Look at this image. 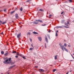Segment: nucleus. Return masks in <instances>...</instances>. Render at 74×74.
I'll use <instances>...</instances> for the list:
<instances>
[{"label":"nucleus","instance_id":"obj_1","mask_svg":"<svg viewBox=\"0 0 74 74\" xmlns=\"http://www.w3.org/2000/svg\"><path fill=\"white\" fill-rule=\"evenodd\" d=\"M59 45H60L61 48L62 49V50L63 51H64V49L65 51L66 52H69L67 49H66V48L64 46H62V44L61 43H60Z\"/></svg>","mask_w":74,"mask_h":74},{"label":"nucleus","instance_id":"obj_2","mask_svg":"<svg viewBox=\"0 0 74 74\" xmlns=\"http://www.w3.org/2000/svg\"><path fill=\"white\" fill-rule=\"evenodd\" d=\"M8 59H7L6 60L3 62V63H5L6 64H9V63H10V61L8 62Z\"/></svg>","mask_w":74,"mask_h":74},{"label":"nucleus","instance_id":"obj_3","mask_svg":"<svg viewBox=\"0 0 74 74\" xmlns=\"http://www.w3.org/2000/svg\"><path fill=\"white\" fill-rule=\"evenodd\" d=\"M64 25H65L66 26H69V24H70V22L69 21H67V23L65 22L64 23Z\"/></svg>","mask_w":74,"mask_h":74},{"label":"nucleus","instance_id":"obj_4","mask_svg":"<svg viewBox=\"0 0 74 74\" xmlns=\"http://www.w3.org/2000/svg\"><path fill=\"white\" fill-rule=\"evenodd\" d=\"M21 37V33H20L19 34H18L17 36V38H19Z\"/></svg>","mask_w":74,"mask_h":74},{"label":"nucleus","instance_id":"obj_5","mask_svg":"<svg viewBox=\"0 0 74 74\" xmlns=\"http://www.w3.org/2000/svg\"><path fill=\"white\" fill-rule=\"evenodd\" d=\"M38 38L39 41H41V40H42V38H41V37H38Z\"/></svg>","mask_w":74,"mask_h":74},{"label":"nucleus","instance_id":"obj_6","mask_svg":"<svg viewBox=\"0 0 74 74\" xmlns=\"http://www.w3.org/2000/svg\"><path fill=\"white\" fill-rule=\"evenodd\" d=\"M45 40L47 42H48V38H47V36H46V38H45Z\"/></svg>","mask_w":74,"mask_h":74},{"label":"nucleus","instance_id":"obj_7","mask_svg":"<svg viewBox=\"0 0 74 74\" xmlns=\"http://www.w3.org/2000/svg\"><path fill=\"white\" fill-rule=\"evenodd\" d=\"M40 71H42V72H44V70H43V69H39Z\"/></svg>","mask_w":74,"mask_h":74},{"label":"nucleus","instance_id":"obj_8","mask_svg":"<svg viewBox=\"0 0 74 74\" xmlns=\"http://www.w3.org/2000/svg\"><path fill=\"white\" fill-rule=\"evenodd\" d=\"M15 16L16 18L17 19H18V14H15Z\"/></svg>","mask_w":74,"mask_h":74},{"label":"nucleus","instance_id":"obj_9","mask_svg":"<svg viewBox=\"0 0 74 74\" xmlns=\"http://www.w3.org/2000/svg\"><path fill=\"white\" fill-rule=\"evenodd\" d=\"M33 33L34 34H38V33L36 32H33Z\"/></svg>","mask_w":74,"mask_h":74},{"label":"nucleus","instance_id":"obj_10","mask_svg":"<svg viewBox=\"0 0 74 74\" xmlns=\"http://www.w3.org/2000/svg\"><path fill=\"white\" fill-rule=\"evenodd\" d=\"M8 60H9V62L10 63H11V62H10V61H11V58H9Z\"/></svg>","mask_w":74,"mask_h":74},{"label":"nucleus","instance_id":"obj_11","mask_svg":"<svg viewBox=\"0 0 74 74\" xmlns=\"http://www.w3.org/2000/svg\"><path fill=\"white\" fill-rule=\"evenodd\" d=\"M57 56H58L57 55L56 56H55V59H57Z\"/></svg>","mask_w":74,"mask_h":74},{"label":"nucleus","instance_id":"obj_12","mask_svg":"<svg viewBox=\"0 0 74 74\" xmlns=\"http://www.w3.org/2000/svg\"><path fill=\"white\" fill-rule=\"evenodd\" d=\"M4 51H1V53L2 55L4 54Z\"/></svg>","mask_w":74,"mask_h":74},{"label":"nucleus","instance_id":"obj_13","mask_svg":"<svg viewBox=\"0 0 74 74\" xmlns=\"http://www.w3.org/2000/svg\"><path fill=\"white\" fill-rule=\"evenodd\" d=\"M64 47H67V44L66 43H65L64 44Z\"/></svg>","mask_w":74,"mask_h":74},{"label":"nucleus","instance_id":"obj_14","mask_svg":"<svg viewBox=\"0 0 74 74\" xmlns=\"http://www.w3.org/2000/svg\"><path fill=\"white\" fill-rule=\"evenodd\" d=\"M22 10H23V9H22V7H21V8H20V10L21 11H22Z\"/></svg>","mask_w":74,"mask_h":74},{"label":"nucleus","instance_id":"obj_15","mask_svg":"<svg viewBox=\"0 0 74 74\" xmlns=\"http://www.w3.org/2000/svg\"><path fill=\"white\" fill-rule=\"evenodd\" d=\"M13 67H14V66H12L10 67V69H12Z\"/></svg>","mask_w":74,"mask_h":74},{"label":"nucleus","instance_id":"obj_16","mask_svg":"<svg viewBox=\"0 0 74 74\" xmlns=\"http://www.w3.org/2000/svg\"><path fill=\"white\" fill-rule=\"evenodd\" d=\"M39 22H42V20H39Z\"/></svg>","mask_w":74,"mask_h":74},{"label":"nucleus","instance_id":"obj_17","mask_svg":"<svg viewBox=\"0 0 74 74\" xmlns=\"http://www.w3.org/2000/svg\"><path fill=\"white\" fill-rule=\"evenodd\" d=\"M39 11H43V10H42V9H40L39 10Z\"/></svg>","mask_w":74,"mask_h":74},{"label":"nucleus","instance_id":"obj_18","mask_svg":"<svg viewBox=\"0 0 74 74\" xmlns=\"http://www.w3.org/2000/svg\"><path fill=\"white\" fill-rule=\"evenodd\" d=\"M33 49V48H30L29 49V51H31Z\"/></svg>","mask_w":74,"mask_h":74},{"label":"nucleus","instance_id":"obj_19","mask_svg":"<svg viewBox=\"0 0 74 74\" xmlns=\"http://www.w3.org/2000/svg\"><path fill=\"white\" fill-rule=\"evenodd\" d=\"M56 69H53V72H55V71H56Z\"/></svg>","mask_w":74,"mask_h":74},{"label":"nucleus","instance_id":"obj_20","mask_svg":"<svg viewBox=\"0 0 74 74\" xmlns=\"http://www.w3.org/2000/svg\"><path fill=\"white\" fill-rule=\"evenodd\" d=\"M27 35H30V32H28L27 33Z\"/></svg>","mask_w":74,"mask_h":74},{"label":"nucleus","instance_id":"obj_21","mask_svg":"<svg viewBox=\"0 0 74 74\" xmlns=\"http://www.w3.org/2000/svg\"><path fill=\"white\" fill-rule=\"evenodd\" d=\"M14 12H15V11H13L10 13V14H12L13 13H14Z\"/></svg>","mask_w":74,"mask_h":74},{"label":"nucleus","instance_id":"obj_22","mask_svg":"<svg viewBox=\"0 0 74 74\" xmlns=\"http://www.w3.org/2000/svg\"><path fill=\"white\" fill-rule=\"evenodd\" d=\"M7 55H8V53H7L5 54L4 55L5 56H7Z\"/></svg>","mask_w":74,"mask_h":74},{"label":"nucleus","instance_id":"obj_23","mask_svg":"<svg viewBox=\"0 0 74 74\" xmlns=\"http://www.w3.org/2000/svg\"><path fill=\"white\" fill-rule=\"evenodd\" d=\"M49 18H51V16H52V15L50 14V15H49Z\"/></svg>","mask_w":74,"mask_h":74},{"label":"nucleus","instance_id":"obj_24","mask_svg":"<svg viewBox=\"0 0 74 74\" xmlns=\"http://www.w3.org/2000/svg\"><path fill=\"white\" fill-rule=\"evenodd\" d=\"M16 51H13V52H12V53H16Z\"/></svg>","mask_w":74,"mask_h":74},{"label":"nucleus","instance_id":"obj_25","mask_svg":"<svg viewBox=\"0 0 74 74\" xmlns=\"http://www.w3.org/2000/svg\"><path fill=\"white\" fill-rule=\"evenodd\" d=\"M34 24H37V23H36V22H34Z\"/></svg>","mask_w":74,"mask_h":74},{"label":"nucleus","instance_id":"obj_26","mask_svg":"<svg viewBox=\"0 0 74 74\" xmlns=\"http://www.w3.org/2000/svg\"><path fill=\"white\" fill-rule=\"evenodd\" d=\"M15 58H18V56H15Z\"/></svg>","mask_w":74,"mask_h":74},{"label":"nucleus","instance_id":"obj_27","mask_svg":"<svg viewBox=\"0 0 74 74\" xmlns=\"http://www.w3.org/2000/svg\"><path fill=\"white\" fill-rule=\"evenodd\" d=\"M5 22H4L2 24H3V25H4V24H5Z\"/></svg>","mask_w":74,"mask_h":74},{"label":"nucleus","instance_id":"obj_28","mask_svg":"<svg viewBox=\"0 0 74 74\" xmlns=\"http://www.w3.org/2000/svg\"><path fill=\"white\" fill-rule=\"evenodd\" d=\"M58 33H56V36H58Z\"/></svg>","mask_w":74,"mask_h":74},{"label":"nucleus","instance_id":"obj_29","mask_svg":"<svg viewBox=\"0 0 74 74\" xmlns=\"http://www.w3.org/2000/svg\"><path fill=\"white\" fill-rule=\"evenodd\" d=\"M69 1H70V2H71V3H72V1L71 0H70Z\"/></svg>","mask_w":74,"mask_h":74},{"label":"nucleus","instance_id":"obj_30","mask_svg":"<svg viewBox=\"0 0 74 74\" xmlns=\"http://www.w3.org/2000/svg\"><path fill=\"white\" fill-rule=\"evenodd\" d=\"M36 22H39V20H36Z\"/></svg>","mask_w":74,"mask_h":74},{"label":"nucleus","instance_id":"obj_31","mask_svg":"<svg viewBox=\"0 0 74 74\" xmlns=\"http://www.w3.org/2000/svg\"><path fill=\"white\" fill-rule=\"evenodd\" d=\"M62 27H63L61 26H60V28H62Z\"/></svg>","mask_w":74,"mask_h":74},{"label":"nucleus","instance_id":"obj_32","mask_svg":"<svg viewBox=\"0 0 74 74\" xmlns=\"http://www.w3.org/2000/svg\"><path fill=\"white\" fill-rule=\"evenodd\" d=\"M23 59H26V58L24 57H23Z\"/></svg>","mask_w":74,"mask_h":74},{"label":"nucleus","instance_id":"obj_33","mask_svg":"<svg viewBox=\"0 0 74 74\" xmlns=\"http://www.w3.org/2000/svg\"><path fill=\"white\" fill-rule=\"evenodd\" d=\"M1 34H2V35H3V34H3V32H2L1 33Z\"/></svg>","mask_w":74,"mask_h":74},{"label":"nucleus","instance_id":"obj_34","mask_svg":"<svg viewBox=\"0 0 74 74\" xmlns=\"http://www.w3.org/2000/svg\"><path fill=\"white\" fill-rule=\"evenodd\" d=\"M57 28L58 29V28H60V26H57Z\"/></svg>","mask_w":74,"mask_h":74},{"label":"nucleus","instance_id":"obj_35","mask_svg":"<svg viewBox=\"0 0 74 74\" xmlns=\"http://www.w3.org/2000/svg\"><path fill=\"white\" fill-rule=\"evenodd\" d=\"M30 41L32 42V40L31 38H30Z\"/></svg>","mask_w":74,"mask_h":74},{"label":"nucleus","instance_id":"obj_36","mask_svg":"<svg viewBox=\"0 0 74 74\" xmlns=\"http://www.w3.org/2000/svg\"><path fill=\"white\" fill-rule=\"evenodd\" d=\"M71 56H72V58H73V59H74V57H73V55H71Z\"/></svg>","mask_w":74,"mask_h":74},{"label":"nucleus","instance_id":"obj_37","mask_svg":"<svg viewBox=\"0 0 74 74\" xmlns=\"http://www.w3.org/2000/svg\"><path fill=\"white\" fill-rule=\"evenodd\" d=\"M42 25V26H46V24H44V25Z\"/></svg>","mask_w":74,"mask_h":74},{"label":"nucleus","instance_id":"obj_38","mask_svg":"<svg viewBox=\"0 0 74 74\" xmlns=\"http://www.w3.org/2000/svg\"><path fill=\"white\" fill-rule=\"evenodd\" d=\"M35 67H36V68H38V66H35Z\"/></svg>","mask_w":74,"mask_h":74},{"label":"nucleus","instance_id":"obj_39","mask_svg":"<svg viewBox=\"0 0 74 74\" xmlns=\"http://www.w3.org/2000/svg\"><path fill=\"white\" fill-rule=\"evenodd\" d=\"M63 13H64V12H61V14H63Z\"/></svg>","mask_w":74,"mask_h":74},{"label":"nucleus","instance_id":"obj_40","mask_svg":"<svg viewBox=\"0 0 74 74\" xmlns=\"http://www.w3.org/2000/svg\"><path fill=\"white\" fill-rule=\"evenodd\" d=\"M2 21H0V23H2Z\"/></svg>","mask_w":74,"mask_h":74},{"label":"nucleus","instance_id":"obj_41","mask_svg":"<svg viewBox=\"0 0 74 74\" xmlns=\"http://www.w3.org/2000/svg\"><path fill=\"white\" fill-rule=\"evenodd\" d=\"M30 1V0H28L27 1V2H29Z\"/></svg>","mask_w":74,"mask_h":74},{"label":"nucleus","instance_id":"obj_42","mask_svg":"<svg viewBox=\"0 0 74 74\" xmlns=\"http://www.w3.org/2000/svg\"><path fill=\"white\" fill-rule=\"evenodd\" d=\"M31 46H32V47H33V48H34V47H33V46L32 44L31 45Z\"/></svg>","mask_w":74,"mask_h":74},{"label":"nucleus","instance_id":"obj_43","mask_svg":"<svg viewBox=\"0 0 74 74\" xmlns=\"http://www.w3.org/2000/svg\"><path fill=\"white\" fill-rule=\"evenodd\" d=\"M51 32V30H49V33H50V32Z\"/></svg>","mask_w":74,"mask_h":74},{"label":"nucleus","instance_id":"obj_44","mask_svg":"<svg viewBox=\"0 0 74 74\" xmlns=\"http://www.w3.org/2000/svg\"><path fill=\"white\" fill-rule=\"evenodd\" d=\"M4 11L5 12V11H6V10L5 9L4 10Z\"/></svg>","mask_w":74,"mask_h":74},{"label":"nucleus","instance_id":"obj_45","mask_svg":"<svg viewBox=\"0 0 74 74\" xmlns=\"http://www.w3.org/2000/svg\"><path fill=\"white\" fill-rule=\"evenodd\" d=\"M45 47L46 48H47V46H46V44H45Z\"/></svg>","mask_w":74,"mask_h":74},{"label":"nucleus","instance_id":"obj_46","mask_svg":"<svg viewBox=\"0 0 74 74\" xmlns=\"http://www.w3.org/2000/svg\"><path fill=\"white\" fill-rule=\"evenodd\" d=\"M64 27L66 28V27H66V26H64Z\"/></svg>","mask_w":74,"mask_h":74},{"label":"nucleus","instance_id":"obj_47","mask_svg":"<svg viewBox=\"0 0 74 74\" xmlns=\"http://www.w3.org/2000/svg\"><path fill=\"white\" fill-rule=\"evenodd\" d=\"M68 46H69V47H70V45H68Z\"/></svg>","mask_w":74,"mask_h":74},{"label":"nucleus","instance_id":"obj_48","mask_svg":"<svg viewBox=\"0 0 74 74\" xmlns=\"http://www.w3.org/2000/svg\"><path fill=\"white\" fill-rule=\"evenodd\" d=\"M66 28H69V27H66Z\"/></svg>","mask_w":74,"mask_h":74},{"label":"nucleus","instance_id":"obj_49","mask_svg":"<svg viewBox=\"0 0 74 74\" xmlns=\"http://www.w3.org/2000/svg\"><path fill=\"white\" fill-rule=\"evenodd\" d=\"M6 74H9V73H6Z\"/></svg>","mask_w":74,"mask_h":74},{"label":"nucleus","instance_id":"obj_50","mask_svg":"<svg viewBox=\"0 0 74 74\" xmlns=\"http://www.w3.org/2000/svg\"><path fill=\"white\" fill-rule=\"evenodd\" d=\"M69 74V72L67 73L66 74Z\"/></svg>","mask_w":74,"mask_h":74},{"label":"nucleus","instance_id":"obj_51","mask_svg":"<svg viewBox=\"0 0 74 74\" xmlns=\"http://www.w3.org/2000/svg\"><path fill=\"white\" fill-rule=\"evenodd\" d=\"M56 32L58 33V31H56Z\"/></svg>","mask_w":74,"mask_h":74},{"label":"nucleus","instance_id":"obj_52","mask_svg":"<svg viewBox=\"0 0 74 74\" xmlns=\"http://www.w3.org/2000/svg\"><path fill=\"white\" fill-rule=\"evenodd\" d=\"M60 66V64L58 66V67H59V66Z\"/></svg>","mask_w":74,"mask_h":74},{"label":"nucleus","instance_id":"obj_53","mask_svg":"<svg viewBox=\"0 0 74 74\" xmlns=\"http://www.w3.org/2000/svg\"><path fill=\"white\" fill-rule=\"evenodd\" d=\"M64 41L65 42V41H66V40H64Z\"/></svg>","mask_w":74,"mask_h":74},{"label":"nucleus","instance_id":"obj_54","mask_svg":"<svg viewBox=\"0 0 74 74\" xmlns=\"http://www.w3.org/2000/svg\"><path fill=\"white\" fill-rule=\"evenodd\" d=\"M72 71H70V72H71Z\"/></svg>","mask_w":74,"mask_h":74},{"label":"nucleus","instance_id":"obj_55","mask_svg":"<svg viewBox=\"0 0 74 74\" xmlns=\"http://www.w3.org/2000/svg\"><path fill=\"white\" fill-rule=\"evenodd\" d=\"M0 25H1V24L0 23Z\"/></svg>","mask_w":74,"mask_h":74},{"label":"nucleus","instance_id":"obj_56","mask_svg":"<svg viewBox=\"0 0 74 74\" xmlns=\"http://www.w3.org/2000/svg\"><path fill=\"white\" fill-rule=\"evenodd\" d=\"M73 55L74 56V53H73Z\"/></svg>","mask_w":74,"mask_h":74},{"label":"nucleus","instance_id":"obj_57","mask_svg":"<svg viewBox=\"0 0 74 74\" xmlns=\"http://www.w3.org/2000/svg\"><path fill=\"white\" fill-rule=\"evenodd\" d=\"M73 22H74V21H73Z\"/></svg>","mask_w":74,"mask_h":74}]
</instances>
